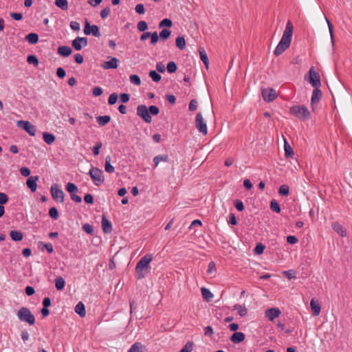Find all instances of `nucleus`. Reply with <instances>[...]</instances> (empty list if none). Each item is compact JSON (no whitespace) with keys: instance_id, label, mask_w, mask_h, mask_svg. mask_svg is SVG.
Listing matches in <instances>:
<instances>
[{"instance_id":"obj_2","label":"nucleus","mask_w":352,"mask_h":352,"mask_svg":"<svg viewBox=\"0 0 352 352\" xmlns=\"http://www.w3.org/2000/svg\"><path fill=\"white\" fill-rule=\"evenodd\" d=\"M153 260V256L151 254L144 255L141 259L137 263L135 266V272L137 279L141 280L146 276V274L150 272L149 263Z\"/></svg>"},{"instance_id":"obj_56","label":"nucleus","mask_w":352,"mask_h":352,"mask_svg":"<svg viewBox=\"0 0 352 352\" xmlns=\"http://www.w3.org/2000/svg\"><path fill=\"white\" fill-rule=\"evenodd\" d=\"M135 10L139 14H144L145 13V8L142 3L137 4L135 7Z\"/></svg>"},{"instance_id":"obj_5","label":"nucleus","mask_w":352,"mask_h":352,"mask_svg":"<svg viewBox=\"0 0 352 352\" xmlns=\"http://www.w3.org/2000/svg\"><path fill=\"white\" fill-rule=\"evenodd\" d=\"M88 174L89 175L93 183L97 186L101 185L104 181L103 173L98 168L91 167Z\"/></svg>"},{"instance_id":"obj_6","label":"nucleus","mask_w":352,"mask_h":352,"mask_svg":"<svg viewBox=\"0 0 352 352\" xmlns=\"http://www.w3.org/2000/svg\"><path fill=\"white\" fill-rule=\"evenodd\" d=\"M309 74L307 82L314 88L320 87L321 86L320 77L319 74L315 71L314 67L310 68Z\"/></svg>"},{"instance_id":"obj_1","label":"nucleus","mask_w":352,"mask_h":352,"mask_svg":"<svg viewBox=\"0 0 352 352\" xmlns=\"http://www.w3.org/2000/svg\"><path fill=\"white\" fill-rule=\"evenodd\" d=\"M293 29L292 23L290 21H287L282 38L274 51L275 56H278L282 54L290 46L293 35Z\"/></svg>"},{"instance_id":"obj_23","label":"nucleus","mask_w":352,"mask_h":352,"mask_svg":"<svg viewBox=\"0 0 352 352\" xmlns=\"http://www.w3.org/2000/svg\"><path fill=\"white\" fill-rule=\"evenodd\" d=\"M10 236L12 240L14 241H20L23 238V234L21 231L12 230L10 232Z\"/></svg>"},{"instance_id":"obj_17","label":"nucleus","mask_w":352,"mask_h":352,"mask_svg":"<svg viewBox=\"0 0 352 352\" xmlns=\"http://www.w3.org/2000/svg\"><path fill=\"white\" fill-rule=\"evenodd\" d=\"M245 336L242 332H234L230 337V341L234 344H239L244 341Z\"/></svg>"},{"instance_id":"obj_46","label":"nucleus","mask_w":352,"mask_h":352,"mask_svg":"<svg viewBox=\"0 0 352 352\" xmlns=\"http://www.w3.org/2000/svg\"><path fill=\"white\" fill-rule=\"evenodd\" d=\"M27 62L29 64H33L34 66L38 65V60L35 55H29L27 58Z\"/></svg>"},{"instance_id":"obj_18","label":"nucleus","mask_w":352,"mask_h":352,"mask_svg":"<svg viewBox=\"0 0 352 352\" xmlns=\"http://www.w3.org/2000/svg\"><path fill=\"white\" fill-rule=\"evenodd\" d=\"M101 223L104 233H111L112 232L111 223L104 216H102Z\"/></svg>"},{"instance_id":"obj_60","label":"nucleus","mask_w":352,"mask_h":352,"mask_svg":"<svg viewBox=\"0 0 352 352\" xmlns=\"http://www.w3.org/2000/svg\"><path fill=\"white\" fill-rule=\"evenodd\" d=\"M189 110L190 111H195L197 108V102L196 100H191L190 103H189Z\"/></svg>"},{"instance_id":"obj_59","label":"nucleus","mask_w":352,"mask_h":352,"mask_svg":"<svg viewBox=\"0 0 352 352\" xmlns=\"http://www.w3.org/2000/svg\"><path fill=\"white\" fill-rule=\"evenodd\" d=\"M8 201V197L3 192H0V205L6 204Z\"/></svg>"},{"instance_id":"obj_61","label":"nucleus","mask_w":352,"mask_h":352,"mask_svg":"<svg viewBox=\"0 0 352 352\" xmlns=\"http://www.w3.org/2000/svg\"><path fill=\"white\" fill-rule=\"evenodd\" d=\"M102 92L103 91L100 87H95L92 91V94L94 96H100L102 94Z\"/></svg>"},{"instance_id":"obj_9","label":"nucleus","mask_w":352,"mask_h":352,"mask_svg":"<svg viewBox=\"0 0 352 352\" xmlns=\"http://www.w3.org/2000/svg\"><path fill=\"white\" fill-rule=\"evenodd\" d=\"M51 195L52 198L60 203L64 201L63 191L59 188L58 185L55 184L51 186Z\"/></svg>"},{"instance_id":"obj_31","label":"nucleus","mask_w":352,"mask_h":352,"mask_svg":"<svg viewBox=\"0 0 352 352\" xmlns=\"http://www.w3.org/2000/svg\"><path fill=\"white\" fill-rule=\"evenodd\" d=\"M96 120L99 125L103 126L110 122L111 117L109 116H100L96 117Z\"/></svg>"},{"instance_id":"obj_38","label":"nucleus","mask_w":352,"mask_h":352,"mask_svg":"<svg viewBox=\"0 0 352 352\" xmlns=\"http://www.w3.org/2000/svg\"><path fill=\"white\" fill-rule=\"evenodd\" d=\"M278 193L282 196H288L289 194V188L287 185L283 184L280 186Z\"/></svg>"},{"instance_id":"obj_39","label":"nucleus","mask_w":352,"mask_h":352,"mask_svg":"<svg viewBox=\"0 0 352 352\" xmlns=\"http://www.w3.org/2000/svg\"><path fill=\"white\" fill-rule=\"evenodd\" d=\"M234 309L238 311V314L240 316H245L248 313V310L245 307L240 305H236L234 306Z\"/></svg>"},{"instance_id":"obj_28","label":"nucleus","mask_w":352,"mask_h":352,"mask_svg":"<svg viewBox=\"0 0 352 352\" xmlns=\"http://www.w3.org/2000/svg\"><path fill=\"white\" fill-rule=\"evenodd\" d=\"M43 138L44 142L47 144H52L56 139V137L52 133H50L47 132H44L43 133Z\"/></svg>"},{"instance_id":"obj_3","label":"nucleus","mask_w":352,"mask_h":352,"mask_svg":"<svg viewBox=\"0 0 352 352\" xmlns=\"http://www.w3.org/2000/svg\"><path fill=\"white\" fill-rule=\"evenodd\" d=\"M289 113L300 120H307L310 117V112L304 105H294L289 109Z\"/></svg>"},{"instance_id":"obj_20","label":"nucleus","mask_w":352,"mask_h":352,"mask_svg":"<svg viewBox=\"0 0 352 352\" xmlns=\"http://www.w3.org/2000/svg\"><path fill=\"white\" fill-rule=\"evenodd\" d=\"M310 307L313 312V315L318 316L321 310L320 305L316 301L315 298H312L310 302Z\"/></svg>"},{"instance_id":"obj_13","label":"nucleus","mask_w":352,"mask_h":352,"mask_svg":"<svg viewBox=\"0 0 352 352\" xmlns=\"http://www.w3.org/2000/svg\"><path fill=\"white\" fill-rule=\"evenodd\" d=\"M72 45L76 50L80 51L83 47L87 45V38L86 37L77 36L72 41Z\"/></svg>"},{"instance_id":"obj_41","label":"nucleus","mask_w":352,"mask_h":352,"mask_svg":"<svg viewBox=\"0 0 352 352\" xmlns=\"http://www.w3.org/2000/svg\"><path fill=\"white\" fill-rule=\"evenodd\" d=\"M170 34H171V32L170 30H168V29H163L160 32V38L164 41L168 39L170 36Z\"/></svg>"},{"instance_id":"obj_15","label":"nucleus","mask_w":352,"mask_h":352,"mask_svg":"<svg viewBox=\"0 0 352 352\" xmlns=\"http://www.w3.org/2000/svg\"><path fill=\"white\" fill-rule=\"evenodd\" d=\"M107 61L101 63V67L104 69H116L118 66L119 60L116 57H109Z\"/></svg>"},{"instance_id":"obj_4","label":"nucleus","mask_w":352,"mask_h":352,"mask_svg":"<svg viewBox=\"0 0 352 352\" xmlns=\"http://www.w3.org/2000/svg\"><path fill=\"white\" fill-rule=\"evenodd\" d=\"M17 316L21 321L28 322L30 325L35 322L34 316L27 307H23L20 309L17 312Z\"/></svg>"},{"instance_id":"obj_63","label":"nucleus","mask_w":352,"mask_h":352,"mask_svg":"<svg viewBox=\"0 0 352 352\" xmlns=\"http://www.w3.org/2000/svg\"><path fill=\"white\" fill-rule=\"evenodd\" d=\"M298 241V239L295 236L289 235L287 236V242L289 244H295Z\"/></svg>"},{"instance_id":"obj_44","label":"nucleus","mask_w":352,"mask_h":352,"mask_svg":"<svg viewBox=\"0 0 352 352\" xmlns=\"http://www.w3.org/2000/svg\"><path fill=\"white\" fill-rule=\"evenodd\" d=\"M149 76L155 82H159L162 78L161 76L155 70H152L149 72Z\"/></svg>"},{"instance_id":"obj_24","label":"nucleus","mask_w":352,"mask_h":352,"mask_svg":"<svg viewBox=\"0 0 352 352\" xmlns=\"http://www.w3.org/2000/svg\"><path fill=\"white\" fill-rule=\"evenodd\" d=\"M75 311L80 317H84L86 314L85 307L82 302H79L75 307Z\"/></svg>"},{"instance_id":"obj_48","label":"nucleus","mask_w":352,"mask_h":352,"mask_svg":"<svg viewBox=\"0 0 352 352\" xmlns=\"http://www.w3.org/2000/svg\"><path fill=\"white\" fill-rule=\"evenodd\" d=\"M82 230L86 233L91 234V235H93L94 233V230L93 226L89 224V223H85L82 226Z\"/></svg>"},{"instance_id":"obj_42","label":"nucleus","mask_w":352,"mask_h":352,"mask_svg":"<svg viewBox=\"0 0 352 352\" xmlns=\"http://www.w3.org/2000/svg\"><path fill=\"white\" fill-rule=\"evenodd\" d=\"M49 215L52 219H58L59 214L57 208L55 207L50 208L49 210Z\"/></svg>"},{"instance_id":"obj_64","label":"nucleus","mask_w":352,"mask_h":352,"mask_svg":"<svg viewBox=\"0 0 352 352\" xmlns=\"http://www.w3.org/2000/svg\"><path fill=\"white\" fill-rule=\"evenodd\" d=\"M120 98L122 103H126L130 99V96L129 94L124 93L120 94Z\"/></svg>"},{"instance_id":"obj_22","label":"nucleus","mask_w":352,"mask_h":352,"mask_svg":"<svg viewBox=\"0 0 352 352\" xmlns=\"http://www.w3.org/2000/svg\"><path fill=\"white\" fill-rule=\"evenodd\" d=\"M58 53L64 57H67L72 53V50L70 47L69 46H60L58 48Z\"/></svg>"},{"instance_id":"obj_26","label":"nucleus","mask_w":352,"mask_h":352,"mask_svg":"<svg viewBox=\"0 0 352 352\" xmlns=\"http://www.w3.org/2000/svg\"><path fill=\"white\" fill-rule=\"evenodd\" d=\"M169 157L167 155H158L153 158L155 168L157 167L160 162H167Z\"/></svg>"},{"instance_id":"obj_12","label":"nucleus","mask_w":352,"mask_h":352,"mask_svg":"<svg viewBox=\"0 0 352 352\" xmlns=\"http://www.w3.org/2000/svg\"><path fill=\"white\" fill-rule=\"evenodd\" d=\"M196 127L200 133L204 135L208 132L206 124L205 123L201 113H198L196 116Z\"/></svg>"},{"instance_id":"obj_34","label":"nucleus","mask_w":352,"mask_h":352,"mask_svg":"<svg viewBox=\"0 0 352 352\" xmlns=\"http://www.w3.org/2000/svg\"><path fill=\"white\" fill-rule=\"evenodd\" d=\"M284 149L285 157H288L294 155L293 150L286 140H285Z\"/></svg>"},{"instance_id":"obj_8","label":"nucleus","mask_w":352,"mask_h":352,"mask_svg":"<svg viewBox=\"0 0 352 352\" xmlns=\"http://www.w3.org/2000/svg\"><path fill=\"white\" fill-rule=\"evenodd\" d=\"M16 126L24 129L30 135L34 136L36 134V127L28 121L19 120L16 123Z\"/></svg>"},{"instance_id":"obj_21","label":"nucleus","mask_w":352,"mask_h":352,"mask_svg":"<svg viewBox=\"0 0 352 352\" xmlns=\"http://www.w3.org/2000/svg\"><path fill=\"white\" fill-rule=\"evenodd\" d=\"M332 227H333V230L336 232H337L339 235H340L341 236H346V230L339 223L334 222L332 224Z\"/></svg>"},{"instance_id":"obj_49","label":"nucleus","mask_w":352,"mask_h":352,"mask_svg":"<svg viewBox=\"0 0 352 352\" xmlns=\"http://www.w3.org/2000/svg\"><path fill=\"white\" fill-rule=\"evenodd\" d=\"M177 65L175 62L170 61L168 63L166 69L168 73H174L177 70Z\"/></svg>"},{"instance_id":"obj_35","label":"nucleus","mask_w":352,"mask_h":352,"mask_svg":"<svg viewBox=\"0 0 352 352\" xmlns=\"http://www.w3.org/2000/svg\"><path fill=\"white\" fill-rule=\"evenodd\" d=\"M55 5L63 10L68 9L67 0H55Z\"/></svg>"},{"instance_id":"obj_7","label":"nucleus","mask_w":352,"mask_h":352,"mask_svg":"<svg viewBox=\"0 0 352 352\" xmlns=\"http://www.w3.org/2000/svg\"><path fill=\"white\" fill-rule=\"evenodd\" d=\"M137 115L146 123H151L152 122V117L148 112V108L144 104H140L137 107Z\"/></svg>"},{"instance_id":"obj_54","label":"nucleus","mask_w":352,"mask_h":352,"mask_svg":"<svg viewBox=\"0 0 352 352\" xmlns=\"http://www.w3.org/2000/svg\"><path fill=\"white\" fill-rule=\"evenodd\" d=\"M148 109L151 116H157L160 113L159 108L155 105L150 106Z\"/></svg>"},{"instance_id":"obj_58","label":"nucleus","mask_w":352,"mask_h":352,"mask_svg":"<svg viewBox=\"0 0 352 352\" xmlns=\"http://www.w3.org/2000/svg\"><path fill=\"white\" fill-rule=\"evenodd\" d=\"M150 37H151V43L152 45H155L157 43L160 36L157 34V32H154L151 33V36Z\"/></svg>"},{"instance_id":"obj_51","label":"nucleus","mask_w":352,"mask_h":352,"mask_svg":"<svg viewBox=\"0 0 352 352\" xmlns=\"http://www.w3.org/2000/svg\"><path fill=\"white\" fill-rule=\"evenodd\" d=\"M118 96L116 93L111 94L108 99V103L109 105H113L116 103Z\"/></svg>"},{"instance_id":"obj_16","label":"nucleus","mask_w":352,"mask_h":352,"mask_svg":"<svg viewBox=\"0 0 352 352\" xmlns=\"http://www.w3.org/2000/svg\"><path fill=\"white\" fill-rule=\"evenodd\" d=\"M281 314L278 308H270L265 311V317L272 321L275 318L278 317Z\"/></svg>"},{"instance_id":"obj_25","label":"nucleus","mask_w":352,"mask_h":352,"mask_svg":"<svg viewBox=\"0 0 352 352\" xmlns=\"http://www.w3.org/2000/svg\"><path fill=\"white\" fill-rule=\"evenodd\" d=\"M111 158L109 155L105 158L104 170L107 173H112L115 171V168L111 164Z\"/></svg>"},{"instance_id":"obj_11","label":"nucleus","mask_w":352,"mask_h":352,"mask_svg":"<svg viewBox=\"0 0 352 352\" xmlns=\"http://www.w3.org/2000/svg\"><path fill=\"white\" fill-rule=\"evenodd\" d=\"M262 96L267 102L274 101L278 96L276 91L272 88H267L262 90Z\"/></svg>"},{"instance_id":"obj_36","label":"nucleus","mask_w":352,"mask_h":352,"mask_svg":"<svg viewBox=\"0 0 352 352\" xmlns=\"http://www.w3.org/2000/svg\"><path fill=\"white\" fill-rule=\"evenodd\" d=\"M270 209L276 213H280L281 210L280 205L275 199L271 201Z\"/></svg>"},{"instance_id":"obj_33","label":"nucleus","mask_w":352,"mask_h":352,"mask_svg":"<svg viewBox=\"0 0 352 352\" xmlns=\"http://www.w3.org/2000/svg\"><path fill=\"white\" fill-rule=\"evenodd\" d=\"M199 52L201 60L203 61V63H204L205 66L208 68V64H209V60H208L207 54H206L204 49L202 48V47L199 48Z\"/></svg>"},{"instance_id":"obj_55","label":"nucleus","mask_w":352,"mask_h":352,"mask_svg":"<svg viewBox=\"0 0 352 352\" xmlns=\"http://www.w3.org/2000/svg\"><path fill=\"white\" fill-rule=\"evenodd\" d=\"M110 11H111L110 7H106L103 10H102L100 12L101 18L102 19H107L110 14Z\"/></svg>"},{"instance_id":"obj_45","label":"nucleus","mask_w":352,"mask_h":352,"mask_svg":"<svg viewBox=\"0 0 352 352\" xmlns=\"http://www.w3.org/2000/svg\"><path fill=\"white\" fill-rule=\"evenodd\" d=\"M173 25L172 21L169 19H164L162 21H161L159 23V28H162L163 27H168L170 28Z\"/></svg>"},{"instance_id":"obj_62","label":"nucleus","mask_w":352,"mask_h":352,"mask_svg":"<svg viewBox=\"0 0 352 352\" xmlns=\"http://www.w3.org/2000/svg\"><path fill=\"white\" fill-rule=\"evenodd\" d=\"M84 200L87 204H92L94 203V197L91 194H86L84 197Z\"/></svg>"},{"instance_id":"obj_50","label":"nucleus","mask_w":352,"mask_h":352,"mask_svg":"<svg viewBox=\"0 0 352 352\" xmlns=\"http://www.w3.org/2000/svg\"><path fill=\"white\" fill-rule=\"evenodd\" d=\"M264 250H265V245H263L261 243H258L256 244L254 251L256 254L260 255L263 252Z\"/></svg>"},{"instance_id":"obj_37","label":"nucleus","mask_w":352,"mask_h":352,"mask_svg":"<svg viewBox=\"0 0 352 352\" xmlns=\"http://www.w3.org/2000/svg\"><path fill=\"white\" fill-rule=\"evenodd\" d=\"M128 352H142V345L140 342H135L133 344Z\"/></svg>"},{"instance_id":"obj_29","label":"nucleus","mask_w":352,"mask_h":352,"mask_svg":"<svg viewBox=\"0 0 352 352\" xmlns=\"http://www.w3.org/2000/svg\"><path fill=\"white\" fill-rule=\"evenodd\" d=\"M175 45L180 50L186 47V40L183 36H179L176 38Z\"/></svg>"},{"instance_id":"obj_43","label":"nucleus","mask_w":352,"mask_h":352,"mask_svg":"<svg viewBox=\"0 0 352 352\" xmlns=\"http://www.w3.org/2000/svg\"><path fill=\"white\" fill-rule=\"evenodd\" d=\"M129 80L131 83L135 85H140L141 84V80L140 78L135 74L131 75L129 77Z\"/></svg>"},{"instance_id":"obj_32","label":"nucleus","mask_w":352,"mask_h":352,"mask_svg":"<svg viewBox=\"0 0 352 352\" xmlns=\"http://www.w3.org/2000/svg\"><path fill=\"white\" fill-rule=\"evenodd\" d=\"M65 281L62 276H59L55 280V287L57 290L61 291L64 289Z\"/></svg>"},{"instance_id":"obj_27","label":"nucleus","mask_w":352,"mask_h":352,"mask_svg":"<svg viewBox=\"0 0 352 352\" xmlns=\"http://www.w3.org/2000/svg\"><path fill=\"white\" fill-rule=\"evenodd\" d=\"M201 291L202 297L204 300H206L208 302L212 300V298H213V294L206 287H202L201 289Z\"/></svg>"},{"instance_id":"obj_40","label":"nucleus","mask_w":352,"mask_h":352,"mask_svg":"<svg viewBox=\"0 0 352 352\" xmlns=\"http://www.w3.org/2000/svg\"><path fill=\"white\" fill-rule=\"evenodd\" d=\"M66 190L72 195L78 191V187L74 183L69 182L66 185Z\"/></svg>"},{"instance_id":"obj_19","label":"nucleus","mask_w":352,"mask_h":352,"mask_svg":"<svg viewBox=\"0 0 352 352\" xmlns=\"http://www.w3.org/2000/svg\"><path fill=\"white\" fill-rule=\"evenodd\" d=\"M38 179V178L37 176H35V177L32 176V177H29L26 182V184H27L28 187L30 189V190L32 192H35L36 190V188H37L36 182H37Z\"/></svg>"},{"instance_id":"obj_57","label":"nucleus","mask_w":352,"mask_h":352,"mask_svg":"<svg viewBox=\"0 0 352 352\" xmlns=\"http://www.w3.org/2000/svg\"><path fill=\"white\" fill-rule=\"evenodd\" d=\"M234 206L236 208V210L239 211H243L245 208L243 201L239 199L235 200Z\"/></svg>"},{"instance_id":"obj_30","label":"nucleus","mask_w":352,"mask_h":352,"mask_svg":"<svg viewBox=\"0 0 352 352\" xmlns=\"http://www.w3.org/2000/svg\"><path fill=\"white\" fill-rule=\"evenodd\" d=\"M25 40L30 44H36L38 41V35L36 33H30L26 36Z\"/></svg>"},{"instance_id":"obj_14","label":"nucleus","mask_w":352,"mask_h":352,"mask_svg":"<svg viewBox=\"0 0 352 352\" xmlns=\"http://www.w3.org/2000/svg\"><path fill=\"white\" fill-rule=\"evenodd\" d=\"M322 94L319 87L315 88L312 92L311 98V106L312 111L315 110V104L318 103L322 98Z\"/></svg>"},{"instance_id":"obj_53","label":"nucleus","mask_w":352,"mask_h":352,"mask_svg":"<svg viewBox=\"0 0 352 352\" xmlns=\"http://www.w3.org/2000/svg\"><path fill=\"white\" fill-rule=\"evenodd\" d=\"M102 146V143L101 142H97L96 145L92 148V151L94 155H98L100 152V149Z\"/></svg>"},{"instance_id":"obj_52","label":"nucleus","mask_w":352,"mask_h":352,"mask_svg":"<svg viewBox=\"0 0 352 352\" xmlns=\"http://www.w3.org/2000/svg\"><path fill=\"white\" fill-rule=\"evenodd\" d=\"M193 343L188 342L179 352H191L192 351Z\"/></svg>"},{"instance_id":"obj_47","label":"nucleus","mask_w":352,"mask_h":352,"mask_svg":"<svg viewBox=\"0 0 352 352\" xmlns=\"http://www.w3.org/2000/svg\"><path fill=\"white\" fill-rule=\"evenodd\" d=\"M137 28L140 32H144L148 29L147 23L144 21H140L138 23Z\"/></svg>"},{"instance_id":"obj_10","label":"nucleus","mask_w":352,"mask_h":352,"mask_svg":"<svg viewBox=\"0 0 352 352\" xmlns=\"http://www.w3.org/2000/svg\"><path fill=\"white\" fill-rule=\"evenodd\" d=\"M84 33L86 35H89L91 34L96 37H100L101 36L99 28L96 25H91L87 20L85 21V26L84 28Z\"/></svg>"}]
</instances>
